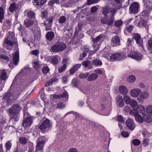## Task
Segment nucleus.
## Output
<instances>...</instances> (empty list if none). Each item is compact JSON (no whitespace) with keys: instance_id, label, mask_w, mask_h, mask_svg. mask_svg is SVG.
<instances>
[{"instance_id":"obj_1","label":"nucleus","mask_w":152,"mask_h":152,"mask_svg":"<svg viewBox=\"0 0 152 152\" xmlns=\"http://www.w3.org/2000/svg\"><path fill=\"white\" fill-rule=\"evenodd\" d=\"M37 24L36 20L27 19L25 20L24 22V25L27 28L35 26V29L32 28V31L34 33L35 37L39 39L40 38L41 32L40 28L36 26Z\"/></svg>"},{"instance_id":"obj_2","label":"nucleus","mask_w":152,"mask_h":152,"mask_svg":"<svg viewBox=\"0 0 152 152\" xmlns=\"http://www.w3.org/2000/svg\"><path fill=\"white\" fill-rule=\"evenodd\" d=\"M17 96H15L13 93L8 92L4 95L3 99L6 101V107H8L9 105L13 102V101L17 99Z\"/></svg>"},{"instance_id":"obj_3","label":"nucleus","mask_w":152,"mask_h":152,"mask_svg":"<svg viewBox=\"0 0 152 152\" xmlns=\"http://www.w3.org/2000/svg\"><path fill=\"white\" fill-rule=\"evenodd\" d=\"M66 48V45L62 42H56L52 46L50 51L51 52L56 53L64 50Z\"/></svg>"},{"instance_id":"obj_4","label":"nucleus","mask_w":152,"mask_h":152,"mask_svg":"<svg viewBox=\"0 0 152 152\" xmlns=\"http://www.w3.org/2000/svg\"><path fill=\"white\" fill-rule=\"evenodd\" d=\"M51 126L52 124L50 122V121L48 119H47L40 125L39 128L42 132H45L50 130Z\"/></svg>"},{"instance_id":"obj_5","label":"nucleus","mask_w":152,"mask_h":152,"mask_svg":"<svg viewBox=\"0 0 152 152\" xmlns=\"http://www.w3.org/2000/svg\"><path fill=\"white\" fill-rule=\"evenodd\" d=\"M18 45V42L17 41L15 40L12 42L7 37L4 39L3 46L7 50H10L12 48V47L13 45L17 46Z\"/></svg>"},{"instance_id":"obj_6","label":"nucleus","mask_w":152,"mask_h":152,"mask_svg":"<svg viewBox=\"0 0 152 152\" xmlns=\"http://www.w3.org/2000/svg\"><path fill=\"white\" fill-rule=\"evenodd\" d=\"M45 137L43 136H41L37 139L35 152H38L39 151H42L43 150L44 144L45 142Z\"/></svg>"},{"instance_id":"obj_7","label":"nucleus","mask_w":152,"mask_h":152,"mask_svg":"<svg viewBox=\"0 0 152 152\" xmlns=\"http://www.w3.org/2000/svg\"><path fill=\"white\" fill-rule=\"evenodd\" d=\"M21 107L18 104L13 105L12 106L8 109L9 115L13 114H18Z\"/></svg>"},{"instance_id":"obj_8","label":"nucleus","mask_w":152,"mask_h":152,"mask_svg":"<svg viewBox=\"0 0 152 152\" xmlns=\"http://www.w3.org/2000/svg\"><path fill=\"white\" fill-rule=\"evenodd\" d=\"M115 20V17L114 14L110 15L109 18L103 17L101 20V23L104 24H107L108 26H112Z\"/></svg>"},{"instance_id":"obj_9","label":"nucleus","mask_w":152,"mask_h":152,"mask_svg":"<svg viewBox=\"0 0 152 152\" xmlns=\"http://www.w3.org/2000/svg\"><path fill=\"white\" fill-rule=\"evenodd\" d=\"M139 4L138 2H134L131 4L129 8V12L131 14H137L139 10Z\"/></svg>"},{"instance_id":"obj_10","label":"nucleus","mask_w":152,"mask_h":152,"mask_svg":"<svg viewBox=\"0 0 152 152\" xmlns=\"http://www.w3.org/2000/svg\"><path fill=\"white\" fill-rule=\"evenodd\" d=\"M125 54L124 53H115L110 56L109 60L111 61H116L125 57Z\"/></svg>"},{"instance_id":"obj_11","label":"nucleus","mask_w":152,"mask_h":152,"mask_svg":"<svg viewBox=\"0 0 152 152\" xmlns=\"http://www.w3.org/2000/svg\"><path fill=\"white\" fill-rule=\"evenodd\" d=\"M33 120V118L31 117L24 118L22 125L25 128L29 127L32 123Z\"/></svg>"},{"instance_id":"obj_12","label":"nucleus","mask_w":152,"mask_h":152,"mask_svg":"<svg viewBox=\"0 0 152 152\" xmlns=\"http://www.w3.org/2000/svg\"><path fill=\"white\" fill-rule=\"evenodd\" d=\"M127 56L137 61H139L141 60L142 55L140 53L132 52Z\"/></svg>"},{"instance_id":"obj_13","label":"nucleus","mask_w":152,"mask_h":152,"mask_svg":"<svg viewBox=\"0 0 152 152\" xmlns=\"http://www.w3.org/2000/svg\"><path fill=\"white\" fill-rule=\"evenodd\" d=\"M126 124L127 127L131 130H133L135 126L133 120L131 118L127 120Z\"/></svg>"},{"instance_id":"obj_14","label":"nucleus","mask_w":152,"mask_h":152,"mask_svg":"<svg viewBox=\"0 0 152 152\" xmlns=\"http://www.w3.org/2000/svg\"><path fill=\"white\" fill-rule=\"evenodd\" d=\"M19 51L18 49L14 53L13 57V64L16 65L19 61Z\"/></svg>"},{"instance_id":"obj_15","label":"nucleus","mask_w":152,"mask_h":152,"mask_svg":"<svg viewBox=\"0 0 152 152\" xmlns=\"http://www.w3.org/2000/svg\"><path fill=\"white\" fill-rule=\"evenodd\" d=\"M61 61L60 57L57 55H55L51 57V63L53 65H56Z\"/></svg>"},{"instance_id":"obj_16","label":"nucleus","mask_w":152,"mask_h":152,"mask_svg":"<svg viewBox=\"0 0 152 152\" xmlns=\"http://www.w3.org/2000/svg\"><path fill=\"white\" fill-rule=\"evenodd\" d=\"M141 92V90L140 89L136 88L131 90L130 94L133 97H137L140 94Z\"/></svg>"},{"instance_id":"obj_17","label":"nucleus","mask_w":152,"mask_h":152,"mask_svg":"<svg viewBox=\"0 0 152 152\" xmlns=\"http://www.w3.org/2000/svg\"><path fill=\"white\" fill-rule=\"evenodd\" d=\"M116 101L117 104L118 106L121 107L124 106V103L121 96H118L116 98Z\"/></svg>"},{"instance_id":"obj_18","label":"nucleus","mask_w":152,"mask_h":152,"mask_svg":"<svg viewBox=\"0 0 152 152\" xmlns=\"http://www.w3.org/2000/svg\"><path fill=\"white\" fill-rule=\"evenodd\" d=\"M5 70V69L0 70V78L2 80H6L8 77Z\"/></svg>"},{"instance_id":"obj_19","label":"nucleus","mask_w":152,"mask_h":152,"mask_svg":"<svg viewBox=\"0 0 152 152\" xmlns=\"http://www.w3.org/2000/svg\"><path fill=\"white\" fill-rule=\"evenodd\" d=\"M25 13H26L27 17L30 19L36 20L35 19V13L33 12L31 10H25ZM26 15V14H25Z\"/></svg>"},{"instance_id":"obj_20","label":"nucleus","mask_w":152,"mask_h":152,"mask_svg":"<svg viewBox=\"0 0 152 152\" xmlns=\"http://www.w3.org/2000/svg\"><path fill=\"white\" fill-rule=\"evenodd\" d=\"M120 41V39L117 36H113L111 39V42L114 46L119 45Z\"/></svg>"},{"instance_id":"obj_21","label":"nucleus","mask_w":152,"mask_h":152,"mask_svg":"<svg viewBox=\"0 0 152 152\" xmlns=\"http://www.w3.org/2000/svg\"><path fill=\"white\" fill-rule=\"evenodd\" d=\"M137 26L139 27H145L147 30L148 29V26L147 25V22L145 20L140 21L138 23Z\"/></svg>"},{"instance_id":"obj_22","label":"nucleus","mask_w":152,"mask_h":152,"mask_svg":"<svg viewBox=\"0 0 152 152\" xmlns=\"http://www.w3.org/2000/svg\"><path fill=\"white\" fill-rule=\"evenodd\" d=\"M137 110L138 111V113H140L142 114V116L145 115V109L142 105L139 104L137 107Z\"/></svg>"},{"instance_id":"obj_23","label":"nucleus","mask_w":152,"mask_h":152,"mask_svg":"<svg viewBox=\"0 0 152 152\" xmlns=\"http://www.w3.org/2000/svg\"><path fill=\"white\" fill-rule=\"evenodd\" d=\"M82 64L85 67H87L88 69H91L93 68V65L91 64V61L89 60H87L84 61Z\"/></svg>"},{"instance_id":"obj_24","label":"nucleus","mask_w":152,"mask_h":152,"mask_svg":"<svg viewBox=\"0 0 152 152\" xmlns=\"http://www.w3.org/2000/svg\"><path fill=\"white\" fill-rule=\"evenodd\" d=\"M54 19V17L53 16L50 17L47 19V20L48 22L49 26H48L45 24L46 30H49L50 29V28L52 26L51 24Z\"/></svg>"},{"instance_id":"obj_25","label":"nucleus","mask_w":152,"mask_h":152,"mask_svg":"<svg viewBox=\"0 0 152 152\" xmlns=\"http://www.w3.org/2000/svg\"><path fill=\"white\" fill-rule=\"evenodd\" d=\"M18 8V6L15 3L13 2L11 3L9 8V10L11 12H13L16 11Z\"/></svg>"},{"instance_id":"obj_26","label":"nucleus","mask_w":152,"mask_h":152,"mask_svg":"<svg viewBox=\"0 0 152 152\" xmlns=\"http://www.w3.org/2000/svg\"><path fill=\"white\" fill-rule=\"evenodd\" d=\"M119 91L121 94L123 95L127 94L128 93L127 88L125 86L123 85L120 86Z\"/></svg>"},{"instance_id":"obj_27","label":"nucleus","mask_w":152,"mask_h":152,"mask_svg":"<svg viewBox=\"0 0 152 152\" xmlns=\"http://www.w3.org/2000/svg\"><path fill=\"white\" fill-rule=\"evenodd\" d=\"M47 0H34V5L41 7L45 3Z\"/></svg>"},{"instance_id":"obj_28","label":"nucleus","mask_w":152,"mask_h":152,"mask_svg":"<svg viewBox=\"0 0 152 152\" xmlns=\"http://www.w3.org/2000/svg\"><path fill=\"white\" fill-rule=\"evenodd\" d=\"M4 7L3 6L0 7V22L2 23V20L4 17L5 13Z\"/></svg>"},{"instance_id":"obj_29","label":"nucleus","mask_w":152,"mask_h":152,"mask_svg":"<svg viewBox=\"0 0 152 152\" xmlns=\"http://www.w3.org/2000/svg\"><path fill=\"white\" fill-rule=\"evenodd\" d=\"M98 76V75L96 74H91L88 77L87 80L89 81H92L96 80Z\"/></svg>"},{"instance_id":"obj_30","label":"nucleus","mask_w":152,"mask_h":152,"mask_svg":"<svg viewBox=\"0 0 152 152\" xmlns=\"http://www.w3.org/2000/svg\"><path fill=\"white\" fill-rule=\"evenodd\" d=\"M23 88L22 87H19L17 88L13 92V94L15 96H17V98L18 97L21 93L22 92Z\"/></svg>"},{"instance_id":"obj_31","label":"nucleus","mask_w":152,"mask_h":152,"mask_svg":"<svg viewBox=\"0 0 152 152\" xmlns=\"http://www.w3.org/2000/svg\"><path fill=\"white\" fill-rule=\"evenodd\" d=\"M54 34L53 32L50 31L48 32L46 34V37L47 39L49 40H52L54 38Z\"/></svg>"},{"instance_id":"obj_32","label":"nucleus","mask_w":152,"mask_h":152,"mask_svg":"<svg viewBox=\"0 0 152 152\" xmlns=\"http://www.w3.org/2000/svg\"><path fill=\"white\" fill-rule=\"evenodd\" d=\"M104 34H100L95 38H93L92 41L94 43H96L100 40H103V38L104 37Z\"/></svg>"},{"instance_id":"obj_33","label":"nucleus","mask_w":152,"mask_h":152,"mask_svg":"<svg viewBox=\"0 0 152 152\" xmlns=\"http://www.w3.org/2000/svg\"><path fill=\"white\" fill-rule=\"evenodd\" d=\"M151 8L149 7H147L143 11L141 14L142 16H148V14L150 12L151 10Z\"/></svg>"},{"instance_id":"obj_34","label":"nucleus","mask_w":152,"mask_h":152,"mask_svg":"<svg viewBox=\"0 0 152 152\" xmlns=\"http://www.w3.org/2000/svg\"><path fill=\"white\" fill-rule=\"evenodd\" d=\"M92 64L94 66H101L102 65V63L100 59H95L93 60L91 62Z\"/></svg>"},{"instance_id":"obj_35","label":"nucleus","mask_w":152,"mask_h":152,"mask_svg":"<svg viewBox=\"0 0 152 152\" xmlns=\"http://www.w3.org/2000/svg\"><path fill=\"white\" fill-rule=\"evenodd\" d=\"M60 98H63L62 100L64 102L67 101L68 98V94L66 91L60 95Z\"/></svg>"},{"instance_id":"obj_36","label":"nucleus","mask_w":152,"mask_h":152,"mask_svg":"<svg viewBox=\"0 0 152 152\" xmlns=\"http://www.w3.org/2000/svg\"><path fill=\"white\" fill-rule=\"evenodd\" d=\"M147 114L150 116L152 117V105H149L146 109Z\"/></svg>"},{"instance_id":"obj_37","label":"nucleus","mask_w":152,"mask_h":152,"mask_svg":"<svg viewBox=\"0 0 152 152\" xmlns=\"http://www.w3.org/2000/svg\"><path fill=\"white\" fill-rule=\"evenodd\" d=\"M89 86H87L81 89V91L85 94H88L90 93L91 91L90 89Z\"/></svg>"},{"instance_id":"obj_38","label":"nucleus","mask_w":152,"mask_h":152,"mask_svg":"<svg viewBox=\"0 0 152 152\" xmlns=\"http://www.w3.org/2000/svg\"><path fill=\"white\" fill-rule=\"evenodd\" d=\"M136 121L139 123H142L144 121V119L141 116V115L140 114H138L135 117Z\"/></svg>"},{"instance_id":"obj_39","label":"nucleus","mask_w":152,"mask_h":152,"mask_svg":"<svg viewBox=\"0 0 152 152\" xmlns=\"http://www.w3.org/2000/svg\"><path fill=\"white\" fill-rule=\"evenodd\" d=\"M149 95V93L145 91H142L140 94L141 97L144 99H146L148 98Z\"/></svg>"},{"instance_id":"obj_40","label":"nucleus","mask_w":152,"mask_h":152,"mask_svg":"<svg viewBox=\"0 0 152 152\" xmlns=\"http://www.w3.org/2000/svg\"><path fill=\"white\" fill-rule=\"evenodd\" d=\"M110 12V7H106L103 9L102 13L105 17L107 16L108 13Z\"/></svg>"},{"instance_id":"obj_41","label":"nucleus","mask_w":152,"mask_h":152,"mask_svg":"<svg viewBox=\"0 0 152 152\" xmlns=\"http://www.w3.org/2000/svg\"><path fill=\"white\" fill-rule=\"evenodd\" d=\"M136 79L135 76L133 75H130L127 78V81L130 83H133L134 82Z\"/></svg>"},{"instance_id":"obj_42","label":"nucleus","mask_w":152,"mask_h":152,"mask_svg":"<svg viewBox=\"0 0 152 152\" xmlns=\"http://www.w3.org/2000/svg\"><path fill=\"white\" fill-rule=\"evenodd\" d=\"M59 3V0H50L48 2V5L49 6H52L54 4H58Z\"/></svg>"},{"instance_id":"obj_43","label":"nucleus","mask_w":152,"mask_h":152,"mask_svg":"<svg viewBox=\"0 0 152 152\" xmlns=\"http://www.w3.org/2000/svg\"><path fill=\"white\" fill-rule=\"evenodd\" d=\"M124 99L125 103L127 104H129L131 101L130 97L126 94L124 95Z\"/></svg>"},{"instance_id":"obj_44","label":"nucleus","mask_w":152,"mask_h":152,"mask_svg":"<svg viewBox=\"0 0 152 152\" xmlns=\"http://www.w3.org/2000/svg\"><path fill=\"white\" fill-rule=\"evenodd\" d=\"M130 114L131 115L134 116V117L139 114L137 109L134 108L130 110Z\"/></svg>"},{"instance_id":"obj_45","label":"nucleus","mask_w":152,"mask_h":152,"mask_svg":"<svg viewBox=\"0 0 152 152\" xmlns=\"http://www.w3.org/2000/svg\"><path fill=\"white\" fill-rule=\"evenodd\" d=\"M131 142L134 146L139 145L141 143L140 140L137 139L133 140Z\"/></svg>"},{"instance_id":"obj_46","label":"nucleus","mask_w":152,"mask_h":152,"mask_svg":"<svg viewBox=\"0 0 152 152\" xmlns=\"http://www.w3.org/2000/svg\"><path fill=\"white\" fill-rule=\"evenodd\" d=\"M9 116L11 119H14L15 121H17L19 120V117L18 114L9 115Z\"/></svg>"},{"instance_id":"obj_47","label":"nucleus","mask_w":152,"mask_h":152,"mask_svg":"<svg viewBox=\"0 0 152 152\" xmlns=\"http://www.w3.org/2000/svg\"><path fill=\"white\" fill-rule=\"evenodd\" d=\"M143 116L145 122L148 123H150L151 122L152 119L150 117L145 115Z\"/></svg>"},{"instance_id":"obj_48","label":"nucleus","mask_w":152,"mask_h":152,"mask_svg":"<svg viewBox=\"0 0 152 152\" xmlns=\"http://www.w3.org/2000/svg\"><path fill=\"white\" fill-rule=\"evenodd\" d=\"M19 141L21 143L24 145L27 143V139L25 137H20Z\"/></svg>"},{"instance_id":"obj_49","label":"nucleus","mask_w":152,"mask_h":152,"mask_svg":"<svg viewBox=\"0 0 152 152\" xmlns=\"http://www.w3.org/2000/svg\"><path fill=\"white\" fill-rule=\"evenodd\" d=\"M131 106L133 108H135L137 104V103L135 100L132 99L130 103Z\"/></svg>"},{"instance_id":"obj_50","label":"nucleus","mask_w":152,"mask_h":152,"mask_svg":"<svg viewBox=\"0 0 152 152\" xmlns=\"http://www.w3.org/2000/svg\"><path fill=\"white\" fill-rule=\"evenodd\" d=\"M133 29V26L132 25H129L127 26L125 30V34H127L126 32L130 33L132 30Z\"/></svg>"},{"instance_id":"obj_51","label":"nucleus","mask_w":152,"mask_h":152,"mask_svg":"<svg viewBox=\"0 0 152 152\" xmlns=\"http://www.w3.org/2000/svg\"><path fill=\"white\" fill-rule=\"evenodd\" d=\"M149 140L147 138L144 137L142 141V144L144 147H146L148 145L149 143Z\"/></svg>"},{"instance_id":"obj_52","label":"nucleus","mask_w":152,"mask_h":152,"mask_svg":"<svg viewBox=\"0 0 152 152\" xmlns=\"http://www.w3.org/2000/svg\"><path fill=\"white\" fill-rule=\"evenodd\" d=\"M39 62L37 60L33 61L32 62L33 67L36 69L38 68L39 66Z\"/></svg>"},{"instance_id":"obj_53","label":"nucleus","mask_w":152,"mask_h":152,"mask_svg":"<svg viewBox=\"0 0 152 152\" xmlns=\"http://www.w3.org/2000/svg\"><path fill=\"white\" fill-rule=\"evenodd\" d=\"M123 22L121 20H118L116 21L115 23V25L116 27H119L123 24Z\"/></svg>"},{"instance_id":"obj_54","label":"nucleus","mask_w":152,"mask_h":152,"mask_svg":"<svg viewBox=\"0 0 152 152\" xmlns=\"http://www.w3.org/2000/svg\"><path fill=\"white\" fill-rule=\"evenodd\" d=\"M66 67V64H65L63 65L62 66L58 69V72L59 73L62 72Z\"/></svg>"},{"instance_id":"obj_55","label":"nucleus","mask_w":152,"mask_h":152,"mask_svg":"<svg viewBox=\"0 0 152 152\" xmlns=\"http://www.w3.org/2000/svg\"><path fill=\"white\" fill-rule=\"evenodd\" d=\"M88 72L86 73H82L79 76L80 78L84 79L86 78L89 75Z\"/></svg>"},{"instance_id":"obj_56","label":"nucleus","mask_w":152,"mask_h":152,"mask_svg":"<svg viewBox=\"0 0 152 152\" xmlns=\"http://www.w3.org/2000/svg\"><path fill=\"white\" fill-rule=\"evenodd\" d=\"M110 15L114 14V16H115V14L117 12V9L116 8L112 7L110 8Z\"/></svg>"},{"instance_id":"obj_57","label":"nucleus","mask_w":152,"mask_h":152,"mask_svg":"<svg viewBox=\"0 0 152 152\" xmlns=\"http://www.w3.org/2000/svg\"><path fill=\"white\" fill-rule=\"evenodd\" d=\"M66 20L65 17L64 16H61L59 19L58 21L60 23H63L65 22Z\"/></svg>"},{"instance_id":"obj_58","label":"nucleus","mask_w":152,"mask_h":152,"mask_svg":"<svg viewBox=\"0 0 152 152\" xmlns=\"http://www.w3.org/2000/svg\"><path fill=\"white\" fill-rule=\"evenodd\" d=\"M65 106L66 105L65 104L60 102L58 104L57 108L60 109H62L65 107Z\"/></svg>"},{"instance_id":"obj_59","label":"nucleus","mask_w":152,"mask_h":152,"mask_svg":"<svg viewBox=\"0 0 152 152\" xmlns=\"http://www.w3.org/2000/svg\"><path fill=\"white\" fill-rule=\"evenodd\" d=\"M133 37L136 41L141 38L140 34L137 33L134 34L133 35Z\"/></svg>"},{"instance_id":"obj_60","label":"nucleus","mask_w":152,"mask_h":152,"mask_svg":"<svg viewBox=\"0 0 152 152\" xmlns=\"http://www.w3.org/2000/svg\"><path fill=\"white\" fill-rule=\"evenodd\" d=\"M136 41L137 44L139 46L141 47L143 46V41L141 38L137 39Z\"/></svg>"},{"instance_id":"obj_61","label":"nucleus","mask_w":152,"mask_h":152,"mask_svg":"<svg viewBox=\"0 0 152 152\" xmlns=\"http://www.w3.org/2000/svg\"><path fill=\"white\" fill-rule=\"evenodd\" d=\"M49 71V69L48 66L44 67L42 69L43 72L45 74H47Z\"/></svg>"},{"instance_id":"obj_62","label":"nucleus","mask_w":152,"mask_h":152,"mask_svg":"<svg viewBox=\"0 0 152 152\" xmlns=\"http://www.w3.org/2000/svg\"><path fill=\"white\" fill-rule=\"evenodd\" d=\"M121 135L124 137H126L129 136V133L126 132L124 131H123L121 132Z\"/></svg>"},{"instance_id":"obj_63","label":"nucleus","mask_w":152,"mask_h":152,"mask_svg":"<svg viewBox=\"0 0 152 152\" xmlns=\"http://www.w3.org/2000/svg\"><path fill=\"white\" fill-rule=\"evenodd\" d=\"M117 119L118 121H119V122L122 124H124L125 122L123 120V117L121 115L118 116Z\"/></svg>"},{"instance_id":"obj_64","label":"nucleus","mask_w":152,"mask_h":152,"mask_svg":"<svg viewBox=\"0 0 152 152\" xmlns=\"http://www.w3.org/2000/svg\"><path fill=\"white\" fill-rule=\"evenodd\" d=\"M133 41V39L129 38L127 39V44L129 46H130L132 45V43Z\"/></svg>"}]
</instances>
